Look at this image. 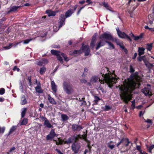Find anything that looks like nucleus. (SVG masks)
<instances>
[{"label": "nucleus", "mask_w": 154, "mask_h": 154, "mask_svg": "<svg viewBox=\"0 0 154 154\" xmlns=\"http://www.w3.org/2000/svg\"><path fill=\"white\" fill-rule=\"evenodd\" d=\"M138 72H136L132 74L130 78L131 79H135L136 82H125L123 84L119 85L118 87L120 91V97L125 103H128V99L131 97L130 94L134 91L136 88H139L140 85V79L138 75Z\"/></svg>", "instance_id": "nucleus-1"}, {"label": "nucleus", "mask_w": 154, "mask_h": 154, "mask_svg": "<svg viewBox=\"0 0 154 154\" xmlns=\"http://www.w3.org/2000/svg\"><path fill=\"white\" fill-rule=\"evenodd\" d=\"M79 139H81V134H75L65 141L64 143L69 144L73 142L72 145V149L75 153L77 154L80 148V143L78 142Z\"/></svg>", "instance_id": "nucleus-2"}, {"label": "nucleus", "mask_w": 154, "mask_h": 154, "mask_svg": "<svg viewBox=\"0 0 154 154\" xmlns=\"http://www.w3.org/2000/svg\"><path fill=\"white\" fill-rule=\"evenodd\" d=\"M101 74L103 77V80H105L106 82L109 85H112L115 80H117V79L113 77H111L112 73L109 71V68L107 67L103 68L101 70Z\"/></svg>", "instance_id": "nucleus-3"}, {"label": "nucleus", "mask_w": 154, "mask_h": 154, "mask_svg": "<svg viewBox=\"0 0 154 154\" xmlns=\"http://www.w3.org/2000/svg\"><path fill=\"white\" fill-rule=\"evenodd\" d=\"M63 87L64 91L68 94H70L74 92L73 86L70 83L64 82L63 84Z\"/></svg>", "instance_id": "nucleus-4"}, {"label": "nucleus", "mask_w": 154, "mask_h": 154, "mask_svg": "<svg viewBox=\"0 0 154 154\" xmlns=\"http://www.w3.org/2000/svg\"><path fill=\"white\" fill-rule=\"evenodd\" d=\"M99 38L108 41L113 40V36L109 32L108 33L105 32L103 33L99 36Z\"/></svg>", "instance_id": "nucleus-5"}, {"label": "nucleus", "mask_w": 154, "mask_h": 154, "mask_svg": "<svg viewBox=\"0 0 154 154\" xmlns=\"http://www.w3.org/2000/svg\"><path fill=\"white\" fill-rule=\"evenodd\" d=\"M116 30L118 35L120 38H127L128 39V40H129L130 42H132V39L130 37L126 34L125 32H121L119 29L118 27L116 28Z\"/></svg>", "instance_id": "nucleus-6"}, {"label": "nucleus", "mask_w": 154, "mask_h": 154, "mask_svg": "<svg viewBox=\"0 0 154 154\" xmlns=\"http://www.w3.org/2000/svg\"><path fill=\"white\" fill-rule=\"evenodd\" d=\"M84 45V43L82 44V47L80 50H82V53L83 52H84L85 55L88 56L89 55L90 51L89 46L88 45Z\"/></svg>", "instance_id": "nucleus-7"}, {"label": "nucleus", "mask_w": 154, "mask_h": 154, "mask_svg": "<svg viewBox=\"0 0 154 154\" xmlns=\"http://www.w3.org/2000/svg\"><path fill=\"white\" fill-rule=\"evenodd\" d=\"M124 143H125V146L126 147L128 146L129 144L130 143H131V144H132V143L129 141L128 138L123 137L120 140V141L117 143L116 146L117 147L120 145L121 144Z\"/></svg>", "instance_id": "nucleus-8"}, {"label": "nucleus", "mask_w": 154, "mask_h": 154, "mask_svg": "<svg viewBox=\"0 0 154 154\" xmlns=\"http://www.w3.org/2000/svg\"><path fill=\"white\" fill-rule=\"evenodd\" d=\"M66 18L64 17V15L61 14L58 20V27L60 28L65 24V21Z\"/></svg>", "instance_id": "nucleus-9"}, {"label": "nucleus", "mask_w": 154, "mask_h": 154, "mask_svg": "<svg viewBox=\"0 0 154 154\" xmlns=\"http://www.w3.org/2000/svg\"><path fill=\"white\" fill-rule=\"evenodd\" d=\"M57 134L55 133V130L52 129L50 131L49 134L47 136L46 139L47 140H51L54 138L55 137H57Z\"/></svg>", "instance_id": "nucleus-10"}, {"label": "nucleus", "mask_w": 154, "mask_h": 154, "mask_svg": "<svg viewBox=\"0 0 154 154\" xmlns=\"http://www.w3.org/2000/svg\"><path fill=\"white\" fill-rule=\"evenodd\" d=\"M83 128V127L81 125L75 124H73L72 126V129L74 132L79 131Z\"/></svg>", "instance_id": "nucleus-11"}, {"label": "nucleus", "mask_w": 154, "mask_h": 154, "mask_svg": "<svg viewBox=\"0 0 154 154\" xmlns=\"http://www.w3.org/2000/svg\"><path fill=\"white\" fill-rule=\"evenodd\" d=\"M87 131H86V133H84L83 135H81V139L84 140L87 143V146L88 147L90 146V142L87 138Z\"/></svg>", "instance_id": "nucleus-12"}, {"label": "nucleus", "mask_w": 154, "mask_h": 154, "mask_svg": "<svg viewBox=\"0 0 154 154\" xmlns=\"http://www.w3.org/2000/svg\"><path fill=\"white\" fill-rule=\"evenodd\" d=\"M142 91L143 93L146 96H150L152 95L151 94V90L149 88H144L143 89Z\"/></svg>", "instance_id": "nucleus-13"}, {"label": "nucleus", "mask_w": 154, "mask_h": 154, "mask_svg": "<svg viewBox=\"0 0 154 154\" xmlns=\"http://www.w3.org/2000/svg\"><path fill=\"white\" fill-rule=\"evenodd\" d=\"M100 40L97 43V47L96 48V50L98 49L100 47L104 46L105 45L106 42L107 40H104V39H100Z\"/></svg>", "instance_id": "nucleus-14"}, {"label": "nucleus", "mask_w": 154, "mask_h": 154, "mask_svg": "<svg viewBox=\"0 0 154 154\" xmlns=\"http://www.w3.org/2000/svg\"><path fill=\"white\" fill-rule=\"evenodd\" d=\"M82 50H74L72 52H70V55L71 56H78L82 54Z\"/></svg>", "instance_id": "nucleus-15"}, {"label": "nucleus", "mask_w": 154, "mask_h": 154, "mask_svg": "<svg viewBox=\"0 0 154 154\" xmlns=\"http://www.w3.org/2000/svg\"><path fill=\"white\" fill-rule=\"evenodd\" d=\"M35 89L36 92L40 94H42L43 93V90L41 89V83L39 82L38 83L37 86L35 87Z\"/></svg>", "instance_id": "nucleus-16"}, {"label": "nucleus", "mask_w": 154, "mask_h": 154, "mask_svg": "<svg viewBox=\"0 0 154 154\" xmlns=\"http://www.w3.org/2000/svg\"><path fill=\"white\" fill-rule=\"evenodd\" d=\"M144 62L145 65L149 71L151 70L152 68L154 67V65L150 63L148 61L144 60Z\"/></svg>", "instance_id": "nucleus-17"}, {"label": "nucleus", "mask_w": 154, "mask_h": 154, "mask_svg": "<svg viewBox=\"0 0 154 154\" xmlns=\"http://www.w3.org/2000/svg\"><path fill=\"white\" fill-rule=\"evenodd\" d=\"M152 14H149L148 15V21L149 23L150 24H152L153 23V21H154V18L153 16H154V10H153Z\"/></svg>", "instance_id": "nucleus-18"}, {"label": "nucleus", "mask_w": 154, "mask_h": 154, "mask_svg": "<svg viewBox=\"0 0 154 154\" xmlns=\"http://www.w3.org/2000/svg\"><path fill=\"white\" fill-rule=\"evenodd\" d=\"M48 63V60L46 59H43L42 60H39L37 62L36 64L40 66H43L44 64L45 63Z\"/></svg>", "instance_id": "nucleus-19"}, {"label": "nucleus", "mask_w": 154, "mask_h": 154, "mask_svg": "<svg viewBox=\"0 0 154 154\" xmlns=\"http://www.w3.org/2000/svg\"><path fill=\"white\" fill-rule=\"evenodd\" d=\"M44 118L45 119L44 122V125L48 128H52L53 127L50 123L49 121L46 118L44 117Z\"/></svg>", "instance_id": "nucleus-20"}, {"label": "nucleus", "mask_w": 154, "mask_h": 154, "mask_svg": "<svg viewBox=\"0 0 154 154\" xmlns=\"http://www.w3.org/2000/svg\"><path fill=\"white\" fill-rule=\"evenodd\" d=\"M46 12L48 17L54 16L56 15V12L52 10H46Z\"/></svg>", "instance_id": "nucleus-21"}, {"label": "nucleus", "mask_w": 154, "mask_h": 154, "mask_svg": "<svg viewBox=\"0 0 154 154\" xmlns=\"http://www.w3.org/2000/svg\"><path fill=\"white\" fill-rule=\"evenodd\" d=\"M145 48L143 47H139L138 50V55L139 56H141V55L144 54L145 53Z\"/></svg>", "instance_id": "nucleus-22"}, {"label": "nucleus", "mask_w": 154, "mask_h": 154, "mask_svg": "<svg viewBox=\"0 0 154 154\" xmlns=\"http://www.w3.org/2000/svg\"><path fill=\"white\" fill-rule=\"evenodd\" d=\"M98 80L99 81H101L100 78H98L97 76H93L91 79L90 82H91L95 83L97 82Z\"/></svg>", "instance_id": "nucleus-23"}, {"label": "nucleus", "mask_w": 154, "mask_h": 154, "mask_svg": "<svg viewBox=\"0 0 154 154\" xmlns=\"http://www.w3.org/2000/svg\"><path fill=\"white\" fill-rule=\"evenodd\" d=\"M93 96L94 97V100L93 102L94 103V104L97 105L98 104L99 101L101 100V99L95 95H93Z\"/></svg>", "instance_id": "nucleus-24"}, {"label": "nucleus", "mask_w": 154, "mask_h": 154, "mask_svg": "<svg viewBox=\"0 0 154 154\" xmlns=\"http://www.w3.org/2000/svg\"><path fill=\"white\" fill-rule=\"evenodd\" d=\"M51 89L55 92L57 91V87L54 81H52L51 83Z\"/></svg>", "instance_id": "nucleus-25"}, {"label": "nucleus", "mask_w": 154, "mask_h": 154, "mask_svg": "<svg viewBox=\"0 0 154 154\" xmlns=\"http://www.w3.org/2000/svg\"><path fill=\"white\" fill-rule=\"evenodd\" d=\"M27 103L26 99L24 95H22L20 100V104L22 105H25Z\"/></svg>", "instance_id": "nucleus-26"}, {"label": "nucleus", "mask_w": 154, "mask_h": 154, "mask_svg": "<svg viewBox=\"0 0 154 154\" xmlns=\"http://www.w3.org/2000/svg\"><path fill=\"white\" fill-rule=\"evenodd\" d=\"M17 126L14 125L13 126L10 128L9 131V132L8 135L9 136L11 134H12L13 132L14 131L17 129Z\"/></svg>", "instance_id": "nucleus-27"}, {"label": "nucleus", "mask_w": 154, "mask_h": 154, "mask_svg": "<svg viewBox=\"0 0 154 154\" xmlns=\"http://www.w3.org/2000/svg\"><path fill=\"white\" fill-rule=\"evenodd\" d=\"M48 99L49 102L51 104L56 105L57 103L55 100L52 97L50 94L48 95Z\"/></svg>", "instance_id": "nucleus-28"}, {"label": "nucleus", "mask_w": 154, "mask_h": 154, "mask_svg": "<svg viewBox=\"0 0 154 154\" xmlns=\"http://www.w3.org/2000/svg\"><path fill=\"white\" fill-rule=\"evenodd\" d=\"M61 118L63 122H65L69 119V117L65 114H62L61 115Z\"/></svg>", "instance_id": "nucleus-29"}, {"label": "nucleus", "mask_w": 154, "mask_h": 154, "mask_svg": "<svg viewBox=\"0 0 154 154\" xmlns=\"http://www.w3.org/2000/svg\"><path fill=\"white\" fill-rule=\"evenodd\" d=\"M73 10H67V11L65 13L64 17L66 18L70 16L73 13Z\"/></svg>", "instance_id": "nucleus-30"}, {"label": "nucleus", "mask_w": 154, "mask_h": 154, "mask_svg": "<svg viewBox=\"0 0 154 154\" xmlns=\"http://www.w3.org/2000/svg\"><path fill=\"white\" fill-rule=\"evenodd\" d=\"M46 18L45 16H43L41 18H40L39 19L35 22L36 24L41 23L44 22L45 21V19Z\"/></svg>", "instance_id": "nucleus-31"}, {"label": "nucleus", "mask_w": 154, "mask_h": 154, "mask_svg": "<svg viewBox=\"0 0 154 154\" xmlns=\"http://www.w3.org/2000/svg\"><path fill=\"white\" fill-rule=\"evenodd\" d=\"M26 111L27 109L26 108H24L22 109L21 112V117L22 118H23L25 116Z\"/></svg>", "instance_id": "nucleus-32"}, {"label": "nucleus", "mask_w": 154, "mask_h": 154, "mask_svg": "<svg viewBox=\"0 0 154 154\" xmlns=\"http://www.w3.org/2000/svg\"><path fill=\"white\" fill-rule=\"evenodd\" d=\"M61 53L60 52V53L59 54H58L56 56V57L57 60L60 62V63L62 64L63 63V61L62 57L61 56Z\"/></svg>", "instance_id": "nucleus-33"}, {"label": "nucleus", "mask_w": 154, "mask_h": 154, "mask_svg": "<svg viewBox=\"0 0 154 154\" xmlns=\"http://www.w3.org/2000/svg\"><path fill=\"white\" fill-rule=\"evenodd\" d=\"M46 68L45 67H42L39 69V73L41 75H43L46 71Z\"/></svg>", "instance_id": "nucleus-34"}, {"label": "nucleus", "mask_w": 154, "mask_h": 154, "mask_svg": "<svg viewBox=\"0 0 154 154\" xmlns=\"http://www.w3.org/2000/svg\"><path fill=\"white\" fill-rule=\"evenodd\" d=\"M51 52L52 54L56 56H57L60 53V51L54 50H51Z\"/></svg>", "instance_id": "nucleus-35"}, {"label": "nucleus", "mask_w": 154, "mask_h": 154, "mask_svg": "<svg viewBox=\"0 0 154 154\" xmlns=\"http://www.w3.org/2000/svg\"><path fill=\"white\" fill-rule=\"evenodd\" d=\"M61 55L65 61L67 62L69 60L66 55L65 54L61 53Z\"/></svg>", "instance_id": "nucleus-36"}, {"label": "nucleus", "mask_w": 154, "mask_h": 154, "mask_svg": "<svg viewBox=\"0 0 154 154\" xmlns=\"http://www.w3.org/2000/svg\"><path fill=\"white\" fill-rule=\"evenodd\" d=\"M146 147L148 152L149 153H151L152 150L154 148V144L151 145L149 147L147 146Z\"/></svg>", "instance_id": "nucleus-37"}, {"label": "nucleus", "mask_w": 154, "mask_h": 154, "mask_svg": "<svg viewBox=\"0 0 154 154\" xmlns=\"http://www.w3.org/2000/svg\"><path fill=\"white\" fill-rule=\"evenodd\" d=\"M58 139H59V141L58 142H56V144L57 145L63 144V143H64L65 144L64 142L65 141H64L63 140H60V138H58Z\"/></svg>", "instance_id": "nucleus-38"}, {"label": "nucleus", "mask_w": 154, "mask_h": 154, "mask_svg": "<svg viewBox=\"0 0 154 154\" xmlns=\"http://www.w3.org/2000/svg\"><path fill=\"white\" fill-rule=\"evenodd\" d=\"M152 44H153L152 43L147 44V47L146 48L149 51H151L152 50Z\"/></svg>", "instance_id": "nucleus-39"}, {"label": "nucleus", "mask_w": 154, "mask_h": 154, "mask_svg": "<svg viewBox=\"0 0 154 154\" xmlns=\"http://www.w3.org/2000/svg\"><path fill=\"white\" fill-rule=\"evenodd\" d=\"M106 43L108 44L109 46V49H114L115 48V47L114 45L112 44L110 42L107 41L106 42Z\"/></svg>", "instance_id": "nucleus-40"}, {"label": "nucleus", "mask_w": 154, "mask_h": 154, "mask_svg": "<svg viewBox=\"0 0 154 154\" xmlns=\"http://www.w3.org/2000/svg\"><path fill=\"white\" fill-rule=\"evenodd\" d=\"M28 121V120L27 119L24 118L22 121L21 125H26Z\"/></svg>", "instance_id": "nucleus-41"}, {"label": "nucleus", "mask_w": 154, "mask_h": 154, "mask_svg": "<svg viewBox=\"0 0 154 154\" xmlns=\"http://www.w3.org/2000/svg\"><path fill=\"white\" fill-rule=\"evenodd\" d=\"M134 10H127V12L128 13L130 14V16L131 18L134 17V14L133 11Z\"/></svg>", "instance_id": "nucleus-42"}, {"label": "nucleus", "mask_w": 154, "mask_h": 154, "mask_svg": "<svg viewBox=\"0 0 154 154\" xmlns=\"http://www.w3.org/2000/svg\"><path fill=\"white\" fill-rule=\"evenodd\" d=\"M145 57V56H139L137 58V61L139 62H141L142 61V60H143V61L144 60H146L144 59V58Z\"/></svg>", "instance_id": "nucleus-43"}, {"label": "nucleus", "mask_w": 154, "mask_h": 154, "mask_svg": "<svg viewBox=\"0 0 154 154\" xmlns=\"http://www.w3.org/2000/svg\"><path fill=\"white\" fill-rule=\"evenodd\" d=\"M32 77L31 76H28L27 79V80L29 82V86H31L32 85V84L31 82Z\"/></svg>", "instance_id": "nucleus-44"}, {"label": "nucleus", "mask_w": 154, "mask_h": 154, "mask_svg": "<svg viewBox=\"0 0 154 154\" xmlns=\"http://www.w3.org/2000/svg\"><path fill=\"white\" fill-rule=\"evenodd\" d=\"M97 33H96L93 35L91 41L96 42L97 37Z\"/></svg>", "instance_id": "nucleus-45"}, {"label": "nucleus", "mask_w": 154, "mask_h": 154, "mask_svg": "<svg viewBox=\"0 0 154 154\" xmlns=\"http://www.w3.org/2000/svg\"><path fill=\"white\" fill-rule=\"evenodd\" d=\"M96 42L91 41L90 43V46L91 49H93L95 46Z\"/></svg>", "instance_id": "nucleus-46"}, {"label": "nucleus", "mask_w": 154, "mask_h": 154, "mask_svg": "<svg viewBox=\"0 0 154 154\" xmlns=\"http://www.w3.org/2000/svg\"><path fill=\"white\" fill-rule=\"evenodd\" d=\"M116 42L117 43V45H119L120 46V48H121L122 49V50H123L125 48L123 44H122V45H121L119 42H117V40L116 41Z\"/></svg>", "instance_id": "nucleus-47"}, {"label": "nucleus", "mask_w": 154, "mask_h": 154, "mask_svg": "<svg viewBox=\"0 0 154 154\" xmlns=\"http://www.w3.org/2000/svg\"><path fill=\"white\" fill-rule=\"evenodd\" d=\"M88 71V69L86 68H85L84 69V72L82 76V77H84L86 75V73Z\"/></svg>", "instance_id": "nucleus-48"}, {"label": "nucleus", "mask_w": 154, "mask_h": 154, "mask_svg": "<svg viewBox=\"0 0 154 154\" xmlns=\"http://www.w3.org/2000/svg\"><path fill=\"white\" fill-rule=\"evenodd\" d=\"M136 149L138 151H139L140 152V153L142 150L141 149V147L140 146L137 145L136 146Z\"/></svg>", "instance_id": "nucleus-49"}, {"label": "nucleus", "mask_w": 154, "mask_h": 154, "mask_svg": "<svg viewBox=\"0 0 154 154\" xmlns=\"http://www.w3.org/2000/svg\"><path fill=\"white\" fill-rule=\"evenodd\" d=\"M135 71L134 68L131 65L130 66V73H133Z\"/></svg>", "instance_id": "nucleus-50"}, {"label": "nucleus", "mask_w": 154, "mask_h": 154, "mask_svg": "<svg viewBox=\"0 0 154 154\" xmlns=\"http://www.w3.org/2000/svg\"><path fill=\"white\" fill-rule=\"evenodd\" d=\"M5 90L4 88H1L0 89V94L2 95L5 93Z\"/></svg>", "instance_id": "nucleus-51"}, {"label": "nucleus", "mask_w": 154, "mask_h": 154, "mask_svg": "<svg viewBox=\"0 0 154 154\" xmlns=\"http://www.w3.org/2000/svg\"><path fill=\"white\" fill-rule=\"evenodd\" d=\"M15 149V148L14 147H13L11 148L9 151V152H7L8 154H10V152H13V151Z\"/></svg>", "instance_id": "nucleus-52"}, {"label": "nucleus", "mask_w": 154, "mask_h": 154, "mask_svg": "<svg viewBox=\"0 0 154 154\" xmlns=\"http://www.w3.org/2000/svg\"><path fill=\"white\" fill-rule=\"evenodd\" d=\"M19 8L22 9V8H20V6H14L12 7V8L11 10H17Z\"/></svg>", "instance_id": "nucleus-53"}, {"label": "nucleus", "mask_w": 154, "mask_h": 154, "mask_svg": "<svg viewBox=\"0 0 154 154\" xmlns=\"http://www.w3.org/2000/svg\"><path fill=\"white\" fill-rule=\"evenodd\" d=\"M103 5H104V6L105 7H106V8L109 9V8H108L109 6H108V4L107 3H106L105 2H103Z\"/></svg>", "instance_id": "nucleus-54"}, {"label": "nucleus", "mask_w": 154, "mask_h": 154, "mask_svg": "<svg viewBox=\"0 0 154 154\" xmlns=\"http://www.w3.org/2000/svg\"><path fill=\"white\" fill-rule=\"evenodd\" d=\"M145 121L146 122H147L148 123H149L150 124H152V122L151 121V120L149 119H147L146 120L145 119H144Z\"/></svg>", "instance_id": "nucleus-55"}, {"label": "nucleus", "mask_w": 154, "mask_h": 154, "mask_svg": "<svg viewBox=\"0 0 154 154\" xmlns=\"http://www.w3.org/2000/svg\"><path fill=\"white\" fill-rule=\"evenodd\" d=\"M111 109V108L109 106H107L106 105L105 106V110L106 111H108L109 109Z\"/></svg>", "instance_id": "nucleus-56"}, {"label": "nucleus", "mask_w": 154, "mask_h": 154, "mask_svg": "<svg viewBox=\"0 0 154 154\" xmlns=\"http://www.w3.org/2000/svg\"><path fill=\"white\" fill-rule=\"evenodd\" d=\"M20 69L17 67V66H14L13 69L14 71L17 70V71L19 72L20 71Z\"/></svg>", "instance_id": "nucleus-57"}, {"label": "nucleus", "mask_w": 154, "mask_h": 154, "mask_svg": "<svg viewBox=\"0 0 154 154\" xmlns=\"http://www.w3.org/2000/svg\"><path fill=\"white\" fill-rule=\"evenodd\" d=\"M31 40V39H26L24 41V43L25 44H28Z\"/></svg>", "instance_id": "nucleus-58"}, {"label": "nucleus", "mask_w": 154, "mask_h": 154, "mask_svg": "<svg viewBox=\"0 0 154 154\" xmlns=\"http://www.w3.org/2000/svg\"><path fill=\"white\" fill-rule=\"evenodd\" d=\"M11 29L10 27L8 28L5 31V32L7 34H8L10 32Z\"/></svg>", "instance_id": "nucleus-59"}, {"label": "nucleus", "mask_w": 154, "mask_h": 154, "mask_svg": "<svg viewBox=\"0 0 154 154\" xmlns=\"http://www.w3.org/2000/svg\"><path fill=\"white\" fill-rule=\"evenodd\" d=\"M12 45L11 44H10L9 46H6L5 47V48L6 49H8L11 48V46Z\"/></svg>", "instance_id": "nucleus-60"}, {"label": "nucleus", "mask_w": 154, "mask_h": 154, "mask_svg": "<svg viewBox=\"0 0 154 154\" xmlns=\"http://www.w3.org/2000/svg\"><path fill=\"white\" fill-rule=\"evenodd\" d=\"M144 34L143 33H141L140 35L138 36L139 39L142 38H143Z\"/></svg>", "instance_id": "nucleus-61"}, {"label": "nucleus", "mask_w": 154, "mask_h": 154, "mask_svg": "<svg viewBox=\"0 0 154 154\" xmlns=\"http://www.w3.org/2000/svg\"><path fill=\"white\" fill-rule=\"evenodd\" d=\"M114 145H109L108 147L111 149H112L114 147Z\"/></svg>", "instance_id": "nucleus-62"}, {"label": "nucleus", "mask_w": 154, "mask_h": 154, "mask_svg": "<svg viewBox=\"0 0 154 154\" xmlns=\"http://www.w3.org/2000/svg\"><path fill=\"white\" fill-rule=\"evenodd\" d=\"M139 39L138 36L135 35L134 38V40L135 41H137L139 40Z\"/></svg>", "instance_id": "nucleus-63"}, {"label": "nucleus", "mask_w": 154, "mask_h": 154, "mask_svg": "<svg viewBox=\"0 0 154 154\" xmlns=\"http://www.w3.org/2000/svg\"><path fill=\"white\" fill-rule=\"evenodd\" d=\"M86 2L88 3V4H90L92 3V2L91 1V0H86Z\"/></svg>", "instance_id": "nucleus-64"}]
</instances>
